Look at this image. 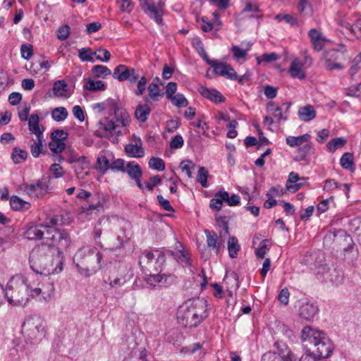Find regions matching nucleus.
Wrapping results in <instances>:
<instances>
[{"label":"nucleus","mask_w":361,"mask_h":361,"mask_svg":"<svg viewBox=\"0 0 361 361\" xmlns=\"http://www.w3.org/2000/svg\"><path fill=\"white\" fill-rule=\"evenodd\" d=\"M44 228L43 224H34L28 225L27 229L24 232V236L29 240H39L43 238L44 232L42 230Z\"/></svg>","instance_id":"obj_18"},{"label":"nucleus","mask_w":361,"mask_h":361,"mask_svg":"<svg viewBox=\"0 0 361 361\" xmlns=\"http://www.w3.org/2000/svg\"><path fill=\"white\" fill-rule=\"evenodd\" d=\"M160 287L169 288L177 282V276L171 274H161Z\"/></svg>","instance_id":"obj_47"},{"label":"nucleus","mask_w":361,"mask_h":361,"mask_svg":"<svg viewBox=\"0 0 361 361\" xmlns=\"http://www.w3.org/2000/svg\"><path fill=\"white\" fill-rule=\"evenodd\" d=\"M302 264L307 266L317 278L325 271L328 264L325 254L321 250H315L306 254L302 260Z\"/></svg>","instance_id":"obj_8"},{"label":"nucleus","mask_w":361,"mask_h":361,"mask_svg":"<svg viewBox=\"0 0 361 361\" xmlns=\"http://www.w3.org/2000/svg\"><path fill=\"white\" fill-rule=\"evenodd\" d=\"M208 315L205 302L189 300L178 307L177 310V321L182 327L195 328Z\"/></svg>","instance_id":"obj_3"},{"label":"nucleus","mask_w":361,"mask_h":361,"mask_svg":"<svg viewBox=\"0 0 361 361\" xmlns=\"http://www.w3.org/2000/svg\"><path fill=\"white\" fill-rule=\"evenodd\" d=\"M171 103L178 107H185L188 105V101L185 97L180 93H178L170 99Z\"/></svg>","instance_id":"obj_50"},{"label":"nucleus","mask_w":361,"mask_h":361,"mask_svg":"<svg viewBox=\"0 0 361 361\" xmlns=\"http://www.w3.org/2000/svg\"><path fill=\"white\" fill-rule=\"evenodd\" d=\"M303 350L310 354L315 361L329 357L334 350V344L326 334L310 326L301 331Z\"/></svg>","instance_id":"obj_2"},{"label":"nucleus","mask_w":361,"mask_h":361,"mask_svg":"<svg viewBox=\"0 0 361 361\" xmlns=\"http://www.w3.org/2000/svg\"><path fill=\"white\" fill-rule=\"evenodd\" d=\"M204 232L206 235L207 246L212 248L218 255L223 244L221 242H219L217 234L214 231H210L208 229H205Z\"/></svg>","instance_id":"obj_21"},{"label":"nucleus","mask_w":361,"mask_h":361,"mask_svg":"<svg viewBox=\"0 0 361 361\" xmlns=\"http://www.w3.org/2000/svg\"><path fill=\"white\" fill-rule=\"evenodd\" d=\"M293 103L291 102H285L282 104L281 107H282V111H280V114H274V117L277 118L279 120L286 121L288 117L290 107Z\"/></svg>","instance_id":"obj_51"},{"label":"nucleus","mask_w":361,"mask_h":361,"mask_svg":"<svg viewBox=\"0 0 361 361\" xmlns=\"http://www.w3.org/2000/svg\"><path fill=\"white\" fill-rule=\"evenodd\" d=\"M125 173H127L129 178L135 182L136 186L140 190L142 191L145 190L144 184L141 181L143 172L140 165L135 161L127 162Z\"/></svg>","instance_id":"obj_13"},{"label":"nucleus","mask_w":361,"mask_h":361,"mask_svg":"<svg viewBox=\"0 0 361 361\" xmlns=\"http://www.w3.org/2000/svg\"><path fill=\"white\" fill-rule=\"evenodd\" d=\"M212 67L214 68V73L219 76H231L226 71L227 63L216 60L214 64H212Z\"/></svg>","instance_id":"obj_42"},{"label":"nucleus","mask_w":361,"mask_h":361,"mask_svg":"<svg viewBox=\"0 0 361 361\" xmlns=\"http://www.w3.org/2000/svg\"><path fill=\"white\" fill-rule=\"evenodd\" d=\"M161 272H154L145 274V281L149 286L155 288L157 285L161 286Z\"/></svg>","instance_id":"obj_38"},{"label":"nucleus","mask_w":361,"mask_h":361,"mask_svg":"<svg viewBox=\"0 0 361 361\" xmlns=\"http://www.w3.org/2000/svg\"><path fill=\"white\" fill-rule=\"evenodd\" d=\"M158 1V6H163L161 0ZM140 6L145 14L153 19L158 25L163 23L162 11L155 6V2L152 0H140Z\"/></svg>","instance_id":"obj_10"},{"label":"nucleus","mask_w":361,"mask_h":361,"mask_svg":"<svg viewBox=\"0 0 361 361\" xmlns=\"http://www.w3.org/2000/svg\"><path fill=\"white\" fill-rule=\"evenodd\" d=\"M149 167L157 171H163L165 169V163L161 158L152 157L148 161Z\"/></svg>","instance_id":"obj_43"},{"label":"nucleus","mask_w":361,"mask_h":361,"mask_svg":"<svg viewBox=\"0 0 361 361\" xmlns=\"http://www.w3.org/2000/svg\"><path fill=\"white\" fill-rule=\"evenodd\" d=\"M298 116L302 121L308 122L316 117V111L312 106L306 105L299 109Z\"/></svg>","instance_id":"obj_24"},{"label":"nucleus","mask_w":361,"mask_h":361,"mask_svg":"<svg viewBox=\"0 0 361 361\" xmlns=\"http://www.w3.org/2000/svg\"><path fill=\"white\" fill-rule=\"evenodd\" d=\"M111 161L108 156L99 154L97 157L96 164L94 169L99 172L102 175H104L110 169Z\"/></svg>","instance_id":"obj_22"},{"label":"nucleus","mask_w":361,"mask_h":361,"mask_svg":"<svg viewBox=\"0 0 361 361\" xmlns=\"http://www.w3.org/2000/svg\"><path fill=\"white\" fill-rule=\"evenodd\" d=\"M51 140L54 139H61V141L64 142V140H67L68 137V133L61 129L54 130L50 135Z\"/></svg>","instance_id":"obj_62"},{"label":"nucleus","mask_w":361,"mask_h":361,"mask_svg":"<svg viewBox=\"0 0 361 361\" xmlns=\"http://www.w3.org/2000/svg\"><path fill=\"white\" fill-rule=\"evenodd\" d=\"M59 221V216H53L50 217H47L46 219V221L43 224V227L44 228L51 229L54 228V231L56 232L58 228H54V227L58 224V222ZM51 233V231L49 230L47 231V234L49 235ZM56 235V233L54 234Z\"/></svg>","instance_id":"obj_49"},{"label":"nucleus","mask_w":361,"mask_h":361,"mask_svg":"<svg viewBox=\"0 0 361 361\" xmlns=\"http://www.w3.org/2000/svg\"><path fill=\"white\" fill-rule=\"evenodd\" d=\"M39 118L37 114H32L29 119H28V128L33 134H41L42 132H44V128L39 127Z\"/></svg>","instance_id":"obj_28"},{"label":"nucleus","mask_w":361,"mask_h":361,"mask_svg":"<svg viewBox=\"0 0 361 361\" xmlns=\"http://www.w3.org/2000/svg\"><path fill=\"white\" fill-rule=\"evenodd\" d=\"M209 172L204 166H199L197 175V181L201 184L203 188H207V178Z\"/></svg>","instance_id":"obj_45"},{"label":"nucleus","mask_w":361,"mask_h":361,"mask_svg":"<svg viewBox=\"0 0 361 361\" xmlns=\"http://www.w3.org/2000/svg\"><path fill=\"white\" fill-rule=\"evenodd\" d=\"M228 197V192L221 189L214 194V197L211 199L209 207L215 211H220L222 208L223 202Z\"/></svg>","instance_id":"obj_20"},{"label":"nucleus","mask_w":361,"mask_h":361,"mask_svg":"<svg viewBox=\"0 0 361 361\" xmlns=\"http://www.w3.org/2000/svg\"><path fill=\"white\" fill-rule=\"evenodd\" d=\"M332 241L342 247L344 253L351 252L355 246L352 237L344 229H335L325 235L324 238V244L325 245H331Z\"/></svg>","instance_id":"obj_7"},{"label":"nucleus","mask_w":361,"mask_h":361,"mask_svg":"<svg viewBox=\"0 0 361 361\" xmlns=\"http://www.w3.org/2000/svg\"><path fill=\"white\" fill-rule=\"evenodd\" d=\"M126 161L123 159L118 158L111 162L110 169L114 172H126Z\"/></svg>","instance_id":"obj_48"},{"label":"nucleus","mask_w":361,"mask_h":361,"mask_svg":"<svg viewBox=\"0 0 361 361\" xmlns=\"http://www.w3.org/2000/svg\"><path fill=\"white\" fill-rule=\"evenodd\" d=\"M346 142V139L343 137H335L326 144V148L331 152H334L336 149L343 147Z\"/></svg>","instance_id":"obj_33"},{"label":"nucleus","mask_w":361,"mask_h":361,"mask_svg":"<svg viewBox=\"0 0 361 361\" xmlns=\"http://www.w3.org/2000/svg\"><path fill=\"white\" fill-rule=\"evenodd\" d=\"M298 8L302 16H311L313 13L312 5L308 0H298Z\"/></svg>","instance_id":"obj_32"},{"label":"nucleus","mask_w":361,"mask_h":361,"mask_svg":"<svg viewBox=\"0 0 361 361\" xmlns=\"http://www.w3.org/2000/svg\"><path fill=\"white\" fill-rule=\"evenodd\" d=\"M184 145V140L183 137L180 135H176L173 137H172L170 142V147L171 149H180Z\"/></svg>","instance_id":"obj_63"},{"label":"nucleus","mask_w":361,"mask_h":361,"mask_svg":"<svg viewBox=\"0 0 361 361\" xmlns=\"http://www.w3.org/2000/svg\"><path fill=\"white\" fill-rule=\"evenodd\" d=\"M161 184V178L159 175H155L149 178V182L145 183L144 186L149 191L153 190V189Z\"/></svg>","instance_id":"obj_58"},{"label":"nucleus","mask_w":361,"mask_h":361,"mask_svg":"<svg viewBox=\"0 0 361 361\" xmlns=\"http://www.w3.org/2000/svg\"><path fill=\"white\" fill-rule=\"evenodd\" d=\"M70 35V27L68 25H64L58 29L57 37L59 39L63 41L66 39Z\"/></svg>","instance_id":"obj_64"},{"label":"nucleus","mask_w":361,"mask_h":361,"mask_svg":"<svg viewBox=\"0 0 361 361\" xmlns=\"http://www.w3.org/2000/svg\"><path fill=\"white\" fill-rule=\"evenodd\" d=\"M114 114L115 119L117 122L121 123L122 126L126 127L130 125V117L126 109L118 107Z\"/></svg>","instance_id":"obj_26"},{"label":"nucleus","mask_w":361,"mask_h":361,"mask_svg":"<svg viewBox=\"0 0 361 361\" xmlns=\"http://www.w3.org/2000/svg\"><path fill=\"white\" fill-rule=\"evenodd\" d=\"M344 279L343 272L341 269L336 268H330L329 265L326 267L325 271L317 277L323 283H331L332 285L338 286Z\"/></svg>","instance_id":"obj_11"},{"label":"nucleus","mask_w":361,"mask_h":361,"mask_svg":"<svg viewBox=\"0 0 361 361\" xmlns=\"http://www.w3.org/2000/svg\"><path fill=\"white\" fill-rule=\"evenodd\" d=\"M338 51L331 49L323 53V59L326 62L336 61L338 59Z\"/></svg>","instance_id":"obj_56"},{"label":"nucleus","mask_w":361,"mask_h":361,"mask_svg":"<svg viewBox=\"0 0 361 361\" xmlns=\"http://www.w3.org/2000/svg\"><path fill=\"white\" fill-rule=\"evenodd\" d=\"M68 115L67 109L63 106H59L54 109L51 111V118L56 122L63 121Z\"/></svg>","instance_id":"obj_37"},{"label":"nucleus","mask_w":361,"mask_h":361,"mask_svg":"<svg viewBox=\"0 0 361 361\" xmlns=\"http://www.w3.org/2000/svg\"><path fill=\"white\" fill-rule=\"evenodd\" d=\"M20 189L31 198H43L49 190V180L42 178L32 183H23Z\"/></svg>","instance_id":"obj_9"},{"label":"nucleus","mask_w":361,"mask_h":361,"mask_svg":"<svg viewBox=\"0 0 361 361\" xmlns=\"http://www.w3.org/2000/svg\"><path fill=\"white\" fill-rule=\"evenodd\" d=\"M252 44H250V47ZM250 50V47L246 49H242L237 45H234L231 48V51L233 54V56L235 59H240L245 58L247 55V52Z\"/></svg>","instance_id":"obj_59"},{"label":"nucleus","mask_w":361,"mask_h":361,"mask_svg":"<svg viewBox=\"0 0 361 361\" xmlns=\"http://www.w3.org/2000/svg\"><path fill=\"white\" fill-rule=\"evenodd\" d=\"M68 85L63 80H59L54 83L52 90L56 97H63V92L68 91Z\"/></svg>","instance_id":"obj_39"},{"label":"nucleus","mask_w":361,"mask_h":361,"mask_svg":"<svg viewBox=\"0 0 361 361\" xmlns=\"http://www.w3.org/2000/svg\"><path fill=\"white\" fill-rule=\"evenodd\" d=\"M97 51H92L89 47H84L79 51V58L82 61H89L94 63L95 61L94 56H96Z\"/></svg>","instance_id":"obj_40"},{"label":"nucleus","mask_w":361,"mask_h":361,"mask_svg":"<svg viewBox=\"0 0 361 361\" xmlns=\"http://www.w3.org/2000/svg\"><path fill=\"white\" fill-rule=\"evenodd\" d=\"M133 137L136 140V144L126 145L124 148L125 152L130 157H143L145 155V150L142 147L141 139L135 135H133Z\"/></svg>","instance_id":"obj_17"},{"label":"nucleus","mask_w":361,"mask_h":361,"mask_svg":"<svg viewBox=\"0 0 361 361\" xmlns=\"http://www.w3.org/2000/svg\"><path fill=\"white\" fill-rule=\"evenodd\" d=\"M274 347L277 349L278 355L280 356L283 361H292L294 355L284 343L276 341L274 343Z\"/></svg>","instance_id":"obj_23"},{"label":"nucleus","mask_w":361,"mask_h":361,"mask_svg":"<svg viewBox=\"0 0 361 361\" xmlns=\"http://www.w3.org/2000/svg\"><path fill=\"white\" fill-rule=\"evenodd\" d=\"M197 47L201 48V51H198L199 55L207 64L212 66V64H214L216 60H212L209 59L207 52L204 50V44L200 39H197Z\"/></svg>","instance_id":"obj_52"},{"label":"nucleus","mask_w":361,"mask_h":361,"mask_svg":"<svg viewBox=\"0 0 361 361\" xmlns=\"http://www.w3.org/2000/svg\"><path fill=\"white\" fill-rule=\"evenodd\" d=\"M180 168L183 172H185L188 178L192 176V170L195 169L196 164L190 160H184L180 162Z\"/></svg>","instance_id":"obj_54"},{"label":"nucleus","mask_w":361,"mask_h":361,"mask_svg":"<svg viewBox=\"0 0 361 361\" xmlns=\"http://www.w3.org/2000/svg\"><path fill=\"white\" fill-rule=\"evenodd\" d=\"M148 92L150 99L155 102L159 101V98L162 97L164 94L159 90L157 82L154 81L149 85Z\"/></svg>","instance_id":"obj_35"},{"label":"nucleus","mask_w":361,"mask_h":361,"mask_svg":"<svg viewBox=\"0 0 361 361\" xmlns=\"http://www.w3.org/2000/svg\"><path fill=\"white\" fill-rule=\"evenodd\" d=\"M106 89V85L102 80H94L92 79H87L83 85L84 90L91 92L104 91Z\"/></svg>","instance_id":"obj_25"},{"label":"nucleus","mask_w":361,"mask_h":361,"mask_svg":"<svg viewBox=\"0 0 361 361\" xmlns=\"http://www.w3.org/2000/svg\"><path fill=\"white\" fill-rule=\"evenodd\" d=\"M10 205L15 211L27 210L30 207V204L28 202H26L16 195L11 196L10 199Z\"/></svg>","instance_id":"obj_27"},{"label":"nucleus","mask_w":361,"mask_h":361,"mask_svg":"<svg viewBox=\"0 0 361 361\" xmlns=\"http://www.w3.org/2000/svg\"><path fill=\"white\" fill-rule=\"evenodd\" d=\"M279 59V56L275 52L265 53L261 56V60L259 57L257 58V63L259 64L262 61L270 63L276 61Z\"/></svg>","instance_id":"obj_61"},{"label":"nucleus","mask_w":361,"mask_h":361,"mask_svg":"<svg viewBox=\"0 0 361 361\" xmlns=\"http://www.w3.org/2000/svg\"><path fill=\"white\" fill-rule=\"evenodd\" d=\"M227 244L229 257L232 259L236 258L238 252L240 250L237 238L235 236L230 237Z\"/></svg>","instance_id":"obj_30"},{"label":"nucleus","mask_w":361,"mask_h":361,"mask_svg":"<svg viewBox=\"0 0 361 361\" xmlns=\"http://www.w3.org/2000/svg\"><path fill=\"white\" fill-rule=\"evenodd\" d=\"M121 231L122 232V235H118L116 238V240L118 242L117 245L110 249L112 252L121 250L124 247V245L130 240V237L126 234V229L122 228Z\"/></svg>","instance_id":"obj_44"},{"label":"nucleus","mask_w":361,"mask_h":361,"mask_svg":"<svg viewBox=\"0 0 361 361\" xmlns=\"http://www.w3.org/2000/svg\"><path fill=\"white\" fill-rule=\"evenodd\" d=\"M20 54L22 58L28 61L33 54V47L30 44H23L20 46Z\"/></svg>","instance_id":"obj_55"},{"label":"nucleus","mask_w":361,"mask_h":361,"mask_svg":"<svg viewBox=\"0 0 361 361\" xmlns=\"http://www.w3.org/2000/svg\"><path fill=\"white\" fill-rule=\"evenodd\" d=\"M27 157V152L25 150L21 149L17 147L13 149L11 158L15 164H19L20 162V159L25 160Z\"/></svg>","instance_id":"obj_46"},{"label":"nucleus","mask_w":361,"mask_h":361,"mask_svg":"<svg viewBox=\"0 0 361 361\" xmlns=\"http://www.w3.org/2000/svg\"><path fill=\"white\" fill-rule=\"evenodd\" d=\"M225 219L226 216H220L219 218H216V225L219 228H222L223 230V231H220L219 233L220 236H222L223 235H229L228 223L225 220Z\"/></svg>","instance_id":"obj_57"},{"label":"nucleus","mask_w":361,"mask_h":361,"mask_svg":"<svg viewBox=\"0 0 361 361\" xmlns=\"http://www.w3.org/2000/svg\"><path fill=\"white\" fill-rule=\"evenodd\" d=\"M3 293L9 304L25 305L28 302L27 279L22 274L12 276Z\"/></svg>","instance_id":"obj_4"},{"label":"nucleus","mask_w":361,"mask_h":361,"mask_svg":"<svg viewBox=\"0 0 361 361\" xmlns=\"http://www.w3.org/2000/svg\"><path fill=\"white\" fill-rule=\"evenodd\" d=\"M139 264L145 274L161 272L166 264V255L158 250H145L139 257Z\"/></svg>","instance_id":"obj_6"},{"label":"nucleus","mask_w":361,"mask_h":361,"mask_svg":"<svg viewBox=\"0 0 361 361\" xmlns=\"http://www.w3.org/2000/svg\"><path fill=\"white\" fill-rule=\"evenodd\" d=\"M199 93L209 101L219 104L226 101L224 96L216 89H209L205 86H201L198 89Z\"/></svg>","instance_id":"obj_15"},{"label":"nucleus","mask_w":361,"mask_h":361,"mask_svg":"<svg viewBox=\"0 0 361 361\" xmlns=\"http://www.w3.org/2000/svg\"><path fill=\"white\" fill-rule=\"evenodd\" d=\"M318 310L317 305L310 302H302L299 307L298 315L305 320H311L317 314Z\"/></svg>","instance_id":"obj_16"},{"label":"nucleus","mask_w":361,"mask_h":361,"mask_svg":"<svg viewBox=\"0 0 361 361\" xmlns=\"http://www.w3.org/2000/svg\"><path fill=\"white\" fill-rule=\"evenodd\" d=\"M145 104H139L134 112L135 118L141 123H145L148 119V116H149L152 109L147 104L149 102V98L147 97H145Z\"/></svg>","instance_id":"obj_19"},{"label":"nucleus","mask_w":361,"mask_h":361,"mask_svg":"<svg viewBox=\"0 0 361 361\" xmlns=\"http://www.w3.org/2000/svg\"><path fill=\"white\" fill-rule=\"evenodd\" d=\"M288 71L290 75L294 78L302 80L306 77L305 73L302 70V68L299 65L297 59L294 60L291 63Z\"/></svg>","instance_id":"obj_31"},{"label":"nucleus","mask_w":361,"mask_h":361,"mask_svg":"<svg viewBox=\"0 0 361 361\" xmlns=\"http://www.w3.org/2000/svg\"><path fill=\"white\" fill-rule=\"evenodd\" d=\"M94 78H105L106 76L111 74V70L105 66L95 65L92 68L91 70Z\"/></svg>","instance_id":"obj_36"},{"label":"nucleus","mask_w":361,"mask_h":361,"mask_svg":"<svg viewBox=\"0 0 361 361\" xmlns=\"http://www.w3.org/2000/svg\"><path fill=\"white\" fill-rule=\"evenodd\" d=\"M117 3H120L119 8L122 12L130 13L134 8V4L130 0H121Z\"/></svg>","instance_id":"obj_60"},{"label":"nucleus","mask_w":361,"mask_h":361,"mask_svg":"<svg viewBox=\"0 0 361 361\" xmlns=\"http://www.w3.org/2000/svg\"><path fill=\"white\" fill-rule=\"evenodd\" d=\"M22 332L30 343L39 342L46 336L47 322L40 316H29L22 324Z\"/></svg>","instance_id":"obj_5"},{"label":"nucleus","mask_w":361,"mask_h":361,"mask_svg":"<svg viewBox=\"0 0 361 361\" xmlns=\"http://www.w3.org/2000/svg\"><path fill=\"white\" fill-rule=\"evenodd\" d=\"M113 77L119 82L128 80L130 83H134L138 79L135 70L123 64H120L115 68Z\"/></svg>","instance_id":"obj_12"},{"label":"nucleus","mask_w":361,"mask_h":361,"mask_svg":"<svg viewBox=\"0 0 361 361\" xmlns=\"http://www.w3.org/2000/svg\"><path fill=\"white\" fill-rule=\"evenodd\" d=\"M197 47L201 48V51H198L199 55L207 64L212 66V64H214L216 60H212L209 59L207 52L204 50V44L200 39H197Z\"/></svg>","instance_id":"obj_53"},{"label":"nucleus","mask_w":361,"mask_h":361,"mask_svg":"<svg viewBox=\"0 0 361 361\" xmlns=\"http://www.w3.org/2000/svg\"><path fill=\"white\" fill-rule=\"evenodd\" d=\"M314 152L315 149L312 143H305L296 150L293 160L297 162L304 161L306 164H309Z\"/></svg>","instance_id":"obj_14"},{"label":"nucleus","mask_w":361,"mask_h":361,"mask_svg":"<svg viewBox=\"0 0 361 361\" xmlns=\"http://www.w3.org/2000/svg\"><path fill=\"white\" fill-rule=\"evenodd\" d=\"M340 164L343 169L354 171L353 154L350 152H345L341 157Z\"/></svg>","instance_id":"obj_29"},{"label":"nucleus","mask_w":361,"mask_h":361,"mask_svg":"<svg viewBox=\"0 0 361 361\" xmlns=\"http://www.w3.org/2000/svg\"><path fill=\"white\" fill-rule=\"evenodd\" d=\"M49 149L54 154H59L63 152L66 149V143L61 141V139L51 140L48 144Z\"/></svg>","instance_id":"obj_34"},{"label":"nucleus","mask_w":361,"mask_h":361,"mask_svg":"<svg viewBox=\"0 0 361 361\" xmlns=\"http://www.w3.org/2000/svg\"><path fill=\"white\" fill-rule=\"evenodd\" d=\"M271 246L269 240L264 239L262 240L259 247L255 250V255L257 258L264 259V256L267 253V251L269 250Z\"/></svg>","instance_id":"obj_41"},{"label":"nucleus","mask_w":361,"mask_h":361,"mask_svg":"<svg viewBox=\"0 0 361 361\" xmlns=\"http://www.w3.org/2000/svg\"><path fill=\"white\" fill-rule=\"evenodd\" d=\"M47 238L51 240V243L50 244L42 243L39 248L43 250L49 249L52 250L53 254L56 252V257L52 259L47 257H39L33 262L30 261V268L35 273L45 276L57 274L63 269L65 259L62 249L70 246L71 237L66 230L57 229L56 235H52L51 237Z\"/></svg>","instance_id":"obj_1"}]
</instances>
